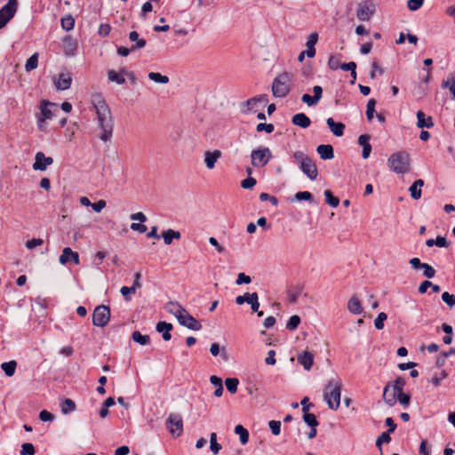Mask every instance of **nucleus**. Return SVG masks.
I'll return each mask as SVG.
<instances>
[{
  "label": "nucleus",
  "mask_w": 455,
  "mask_h": 455,
  "mask_svg": "<svg viewBox=\"0 0 455 455\" xmlns=\"http://www.w3.org/2000/svg\"><path fill=\"white\" fill-rule=\"evenodd\" d=\"M92 104L96 112L98 127L101 131L99 136L100 140L108 142L112 138L114 127L111 111L100 94L93 95Z\"/></svg>",
  "instance_id": "f257e3e1"
},
{
  "label": "nucleus",
  "mask_w": 455,
  "mask_h": 455,
  "mask_svg": "<svg viewBox=\"0 0 455 455\" xmlns=\"http://www.w3.org/2000/svg\"><path fill=\"white\" fill-rule=\"evenodd\" d=\"M164 309L172 314L182 326L192 331H199L202 324L194 316H192L186 308L176 301H169L165 304Z\"/></svg>",
  "instance_id": "f03ea898"
},
{
  "label": "nucleus",
  "mask_w": 455,
  "mask_h": 455,
  "mask_svg": "<svg viewBox=\"0 0 455 455\" xmlns=\"http://www.w3.org/2000/svg\"><path fill=\"white\" fill-rule=\"evenodd\" d=\"M342 382L339 378L328 380L323 388V400L329 409L337 411L340 406Z\"/></svg>",
  "instance_id": "7ed1b4c3"
},
{
  "label": "nucleus",
  "mask_w": 455,
  "mask_h": 455,
  "mask_svg": "<svg viewBox=\"0 0 455 455\" xmlns=\"http://www.w3.org/2000/svg\"><path fill=\"white\" fill-rule=\"evenodd\" d=\"M387 165L397 174L408 173L411 170L410 156L405 151L394 153L387 159Z\"/></svg>",
  "instance_id": "20e7f679"
},
{
  "label": "nucleus",
  "mask_w": 455,
  "mask_h": 455,
  "mask_svg": "<svg viewBox=\"0 0 455 455\" xmlns=\"http://www.w3.org/2000/svg\"><path fill=\"white\" fill-rule=\"evenodd\" d=\"M293 158L299 164L300 171L311 180H315L318 176L316 165L312 159L302 151H296Z\"/></svg>",
  "instance_id": "39448f33"
},
{
  "label": "nucleus",
  "mask_w": 455,
  "mask_h": 455,
  "mask_svg": "<svg viewBox=\"0 0 455 455\" xmlns=\"http://www.w3.org/2000/svg\"><path fill=\"white\" fill-rule=\"evenodd\" d=\"M292 76L284 72L276 76L272 84V92L275 97L283 98L291 91Z\"/></svg>",
  "instance_id": "423d86ee"
},
{
  "label": "nucleus",
  "mask_w": 455,
  "mask_h": 455,
  "mask_svg": "<svg viewBox=\"0 0 455 455\" xmlns=\"http://www.w3.org/2000/svg\"><path fill=\"white\" fill-rule=\"evenodd\" d=\"M272 156L271 150L267 147L253 149L251 152V165L256 168L263 167L268 164Z\"/></svg>",
  "instance_id": "0eeeda50"
},
{
  "label": "nucleus",
  "mask_w": 455,
  "mask_h": 455,
  "mask_svg": "<svg viewBox=\"0 0 455 455\" xmlns=\"http://www.w3.org/2000/svg\"><path fill=\"white\" fill-rule=\"evenodd\" d=\"M57 107V104L50 102L46 100H43L40 102V116L37 119V126L39 130L44 131L45 129V122L53 117L52 108Z\"/></svg>",
  "instance_id": "6e6552de"
},
{
  "label": "nucleus",
  "mask_w": 455,
  "mask_h": 455,
  "mask_svg": "<svg viewBox=\"0 0 455 455\" xmlns=\"http://www.w3.org/2000/svg\"><path fill=\"white\" fill-rule=\"evenodd\" d=\"M166 427L173 437H179L183 432L182 418L178 413H171L165 422Z\"/></svg>",
  "instance_id": "1a4fd4ad"
},
{
  "label": "nucleus",
  "mask_w": 455,
  "mask_h": 455,
  "mask_svg": "<svg viewBox=\"0 0 455 455\" xmlns=\"http://www.w3.org/2000/svg\"><path fill=\"white\" fill-rule=\"evenodd\" d=\"M110 319L109 307L100 305L95 307L92 314V323L97 327H105Z\"/></svg>",
  "instance_id": "9d476101"
},
{
  "label": "nucleus",
  "mask_w": 455,
  "mask_h": 455,
  "mask_svg": "<svg viewBox=\"0 0 455 455\" xmlns=\"http://www.w3.org/2000/svg\"><path fill=\"white\" fill-rule=\"evenodd\" d=\"M17 10V0H9L0 10V28L14 16Z\"/></svg>",
  "instance_id": "9b49d317"
},
{
  "label": "nucleus",
  "mask_w": 455,
  "mask_h": 455,
  "mask_svg": "<svg viewBox=\"0 0 455 455\" xmlns=\"http://www.w3.org/2000/svg\"><path fill=\"white\" fill-rule=\"evenodd\" d=\"M59 262L61 265H67L70 262L78 265L80 263L79 254L78 252L74 251L71 248L65 247L59 257Z\"/></svg>",
  "instance_id": "f8f14e48"
},
{
  "label": "nucleus",
  "mask_w": 455,
  "mask_h": 455,
  "mask_svg": "<svg viewBox=\"0 0 455 455\" xmlns=\"http://www.w3.org/2000/svg\"><path fill=\"white\" fill-rule=\"evenodd\" d=\"M53 159L50 156H46L43 152H37L35 156V162L33 164V169L35 171H45L48 166L52 164Z\"/></svg>",
  "instance_id": "ddd939ff"
},
{
  "label": "nucleus",
  "mask_w": 455,
  "mask_h": 455,
  "mask_svg": "<svg viewBox=\"0 0 455 455\" xmlns=\"http://www.w3.org/2000/svg\"><path fill=\"white\" fill-rule=\"evenodd\" d=\"M313 96L305 93L301 97L302 102L307 104L308 107L315 106L319 102L323 96V88L320 85H315L313 87Z\"/></svg>",
  "instance_id": "4468645a"
},
{
  "label": "nucleus",
  "mask_w": 455,
  "mask_h": 455,
  "mask_svg": "<svg viewBox=\"0 0 455 455\" xmlns=\"http://www.w3.org/2000/svg\"><path fill=\"white\" fill-rule=\"evenodd\" d=\"M382 396H383L384 402L388 406L392 407L397 402L396 397L398 396V391L391 384H387L384 387Z\"/></svg>",
  "instance_id": "2eb2a0df"
},
{
  "label": "nucleus",
  "mask_w": 455,
  "mask_h": 455,
  "mask_svg": "<svg viewBox=\"0 0 455 455\" xmlns=\"http://www.w3.org/2000/svg\"><path fill=\"white\" fill-rule=\"evenodd\" d=\"M374 13V10L367 4H360L356 10V17L361 21H368Z\"/></svg>",
  "instance_id": "dca6fc26"
},
{
  "label": "nucleus",
  "mask_w": 455,
  "mask_h": 455,
  "mask_svg": "<svg viewBox=\"0 0 455 455\" xmlns=\"http://www.w3.org/2000/svg\"><path fill=\"white\" fill-rule=\"evenodd\" d=\"M347 310L353 315H360L363 311L361 300L356 294L351 296L347 301Z\"/></svg>",
  "instance_id": "f3484780"
},
{
  "label": "nucleus",
  "mask_w": 455,
  "mask_h": 455,
  "mask_svg": "<svg viewBox=\"0 0 455 455\" xmlns=\"http://www.w3.org/2000/svg\"><path fill=\"white\" fill-rule=\"evenodd\" d=\"M72 77L68 73H62L54 82L55 87L59 91L68 90L71 86Z\"/></svg>",
  "instance_id": "a211bd4d"
},
{
  "label": "nucleus",
  "mask_w": 455,
  "mask_h": 455,
  "mask_svg": "<svg viewBox=\"0 0 455 455\" xmlns=\"http://www.w3.org/2000/svg\"><path fill=\"white\" fill-rule=\"evenodd\" d=\"M221 152L218 149L213 151H206L204 153V163L209 170L215 167L216 162L221 157Z\"/></svg>",
  "instance_id": "6ab92c4d"
},
{
  "label": "nucleus",
  "mask_w": 455,
  "mask_h": 455,
  "mask_svg": "<svg viewBox=\"0 0 455 455\" xmlns=\"http://www.w3.org/2000/svg\"><path fill=\"white\" fill-rule=\"evenodd\" d=\"M370 139L371 137L368 134H362L358 138V144L363 148L362 156L363 159H367L371 152Z\"/></svg>",
  "instance_id": "aec40b11"
},
{
  "label": "nucleus",
  "mask_w": 455,
  "mask_h": 455,
  "mask_svg": "<svg viewBox=\"0 0 455 455\" xmlns=\"http://www.w3.org/2000/svg\"><path fill=\"white\" fill-rule=\"evenodd\" d=\"M298 362L306 371H309L314 363V355L309 351H304L302 354L298 355Z\"/></svg>",
  "instance_id": "412c9836"
},
{
  "label": "nucleus",
  "mask_w": 455,
  "mask_h": 455,
  "mask_svg": "<svg viewBox=\"0 0 455 455\" xmlns=\"http://www.w3.org/2000/svg\"><path fill=\"white\" fill-rule=\"evenodd\" d=\"M156 330L162 333L164 340L168 341L172 339L171 331L172 330V324L166 322H159L156 326Z\"/></svg>",
  "instance_id": "4be33fe9"
},
{
  "label": "nucleus",
  "mask_w": 455,
  "mask_h": 455,
  "mask_svg": "<svg viewBox=\"0 0 455 455\" xmlns=\"http://www.w3.org/2000/svg\"><path fill=\"white\" fill-rule=\"evenodd\" d=\"M63 48L66 55L74 56L76 52V43L69 36L63 38Z\"/></svg>",
  "instance_id": "5701e85b"
},
{
  "label": "nucleus",
  "mask_w": 455,
  "mask_h": 455,
  "mask_svg": "<svg viewBox=\"0 0 455 455\" xmlns=\"http://www.w3.org/2000/svg\"><path fill=\"white\" fill-rule=\"evenodd\" d=\"M326 124L330 128L331 132L337 137H340L344 133L345 125L342 123H336L333 118L329 117L326 120Z\"/></svg>",
  "instance_id": "b1692460"
},
{
  "label": "nucleus",
  "mask_w": 455,
  "mask_h": 455,
  "mask_svg": "<svg viewBox=\"0 0 455 455\" xmlns=\"http://www.w3.org/2000/svg\"><path fill=\"white\" fill-rule=\"evenodd\" d=\"M434 123L431 116H426L425 113L421 110L417 112V126L419 128H431Z\"/></svg>",
  "instance_id": "393cba45"
},
{
  "label": "nucleus",
  "mask_w": 455,
  "mask_h": 455,
  "mask_svg": "<svg viewBox=\"0 0 455 455\" xmlns=\"http://www.w3.org/2000/svg\"><path fill=\"white\" fill-rule=\"evenodd\" d=\"M291 122L294 125L299 126L301 128H307L311 121L309 117L304 113H298L292 116Z\"/></svg>",
  "instance_id": "a878e982"
},
{
  "label": "nucleus",
  "mask_w": 455,
  "mask_h": 455,
  "mask_svg": "<svg viewBox=\"0 0 455 455\" xmlns=\"http://www.w3.org/2000/svg\"><path fill=\"white\" fill-rule=\"evenodd\" d=\"M316 151L323 160H330L334 157L333 148L331 145H319Z\"/></svg>",
  "instance_id": "bb28decb"
},
{
  "label": "nucleus",
  "mask_w": 455,
  "mask_h": 455,
  "mask_svg": "<svg viewBox=\"0 0 455 455\" xmlns=\"http://www.w3.org/2000/svg\"><path fill=\"white\" fill-rule=\"evenodd\" d=\"M424 186V180L419 179L415 180L412 185L409 188L411 196L414 200H419L421 197V188Z\"/></svg>",
  "instance_id": "cd10ccee"
},
{
  "label": "nucleus",
  "mask_w": 455,
  "mask_h": 455,
  "mask_svg": "<svg viewBox=\"0 0 455 455\" xmlns=\"http://www.w3.org/2000/svg\"><path fill=\"white\" fill-rule=\"evenodd\" d=\"M264 98L263 97H254L251 99H249L244 102L243 108V114H249L251 112H256V106L258 103H259Z\"/></svg>",
  "instance_id": "c85d7f7f"
},
{
  "label": "nucleus",
  "mask_w": 455,
  "mask_h": 455,
  "mask_svg": "<svg viewBox=\"0 0 455 455\" xmlns=\"http://www.w3.org/2000/svg\"><path fill=\"white\" fill-rule=\"evenodd\" d=\"M123 73L124 71L116 72L113 69H110L108 71V79L111 83L124 84L125 83V77Z\"/></svg>",
  "instance_id": "c756f323"
},
{
  "label": "nucleus",
  "mask_w": 455,
  "mask_h": 455,
  "mask_svg": "<svg viewBox=\"0 0 455 455\" xmlns=\"http://www.w3.org/2000/svg\"><path fill=\"white\" fill-rule=\"evenodd\" d=\"M165 244L169 245L172 243L173 239H180L181 235L179 231L173 229H168L164 231L161 235Z\"/></svg>",
  "instance_id": "7c9ffc66"
},
{
  "label": "nucleus",
  "mask_w": 455,
  "mask_h": 455,
  "mask_svg": "<svg viewBox=\"0 0 455 455\" xmlns=\"http://www.w3.org/2000/svg\"><path fill=\"white\" fill-rule=\"evenodd\" d=\"M302 411L303 420L307 426H309L310 427L318 426V421L315 418V415L313 413H309L308 408H302Z\"/></svg>",
  "instance_id": "2f4dec72"
},
{
  "label": "nucleus",
  "mask_w": 455,
  "mask_h": 455,
  "mask_svg": "<svg viewBox=\"0 0 455 455\" xmlns=\"http://www.w3.org/2000/svg\"><path fill=\"white\" fill-rule=\"evenodd\" d=\"M129 39L132 42H135L136 43V44L134 46H132V50L142 49L146 45V41L144 39H140V36H139V33L136 32V31L130 32Z\"/></svg>",
  "instance_id": "473e14b6"
},
{
  "label": "nucleus",
  "mask_w": 455,
  "mask_h": 455,
  "mask_svg": "<svg viewBox=\"0 0 455 455\" xmlns=\"http://www.w3.org/2000/svg\"><path fill=\"white\" fill-rule=\"evenodd\" d=\"M17 363L14 360L5 362L1 364V369L4 371L7 377H12L14 375Z\"/></svg>",
  "instance_id": "72a5a7b5"
},
{
  "label": "nucleus",
  "mask_w": 455,
  "mask_h": 455,
  "mask_svg": "<svg viewBox=\"0 0 455 455\" xmlns=\"http://www.w3.org/2000/svg\"><path fill=\"white\" fill-rule=\"evenodd\" d=\"M210 382L216 387L214 391V395L216 397H220L223 394V386L221 379L215 375H212L210 377Z\"/></svg>",
  "instance_id": "f704fd0d"
},
{
  "label": "nucleus",
  "mask_w": 455,
  "mask_h": 455,
  "mask_svg": "<svg viewBox=\"0 0 455 455\" xmlns=\"http://www.w3.org/2000/svg\"><path fill=\"white\" fill-rule=\"evenodd\" d=\"M235 433L239 435L242 444H246L249 441V432L242 425H237L235 427Z\"/></svg>",
  "instance_id": "c9c22d12"
},
{
  "label": "nucleus",
  "mask_w": 455,
  "mask_h": 455,
  "mask_svg": "<svg viewBox=\"0 0 455 455\" xmlns=\"http://www.w3.org/2000/svg\"><path fill=\"white\" fill-rule=\"evenodd\" d=\"M148 78L156 84H168L170 79L167 76L162 75L158 72H149L148 75Z\"/></svg>",
  "instance_id": "e433bc0d"
},
{
  "label": "nucleus",
  "mask_w": 455,
  "mask_h": 455,
  "mask_svg": "<svg viewBox=\"0 0 455 455\" xmlns=\"http://www.w3.org/2000/svg\"><path fill=\"white\" fill-rule=\"evenodd\" d=\"M60 410L63 414H68L76 410V403L73 400L66 398L60 404Z\"/></svg>",
  "instance_id": "4c0bfd02"
},
{
  "label": "nucleus",
  "mask_w": 455,
  "mask_h": 455,
  "mask_svg": "<svg viewBox=\"0 0 455 455\" xmlns=\"http://www.w3.org/2000/svg\"><path fill=\"white\" fill-rule=\"evenodd\" d=\"M132 339L134 342H137L142 346L148 345L150 340V338L148 335H143L138 331H135L132 332Z\"/></svg>",
  "instance_id": "58836bf2"
},
{
  "label": "nucleus",
  "mask_w": 455,
  "mask_h": 455,
  "mask_svg": "<svg viewBox=\"0 0 455 455\" xmlns=\"http://www.w3.org/2000/svg\"><path fill=\"white\" fill-rule=\"evenodd\" d=\"M38 65V53H34L26 61L25 69L30 72L37 68Z\"/></svg>",
  "instance_id": "ea45409f"
},
{
  "label": "nucleus",
  "mask_w": 455,
  "mask_h": 455,
  "mask_svg": "<svg viewBox=\"0 0 455 455\" xmlns=\"http://www.w3.org/2000/svg\"><path fill=\"white\" fill-rule=\"evenodd\" d=\"M239 380L236 378H228L225 380V385L228 392L235 394L237 391Z\"/></svg>",
  "instance_id": "a19ab883"
},
{
  "label": "nucleus",
  "mask_w": 455,
  "mask_h": 455,
  "mask_svg": "<svg viewBox=\"0 0 455 455\" xmlns=\"http://www.w3.org/2000/svg\"><path fill=\"white\" fill-rule=\"evenodd\" d=\"M210 449L214 454H218L221 450V445L217 442V434L214 432L210 435Z\"/></svg>",
  "instance_id": "79ce46f5"
},
{
  "label": "nucleus",
  "mask_w": 455,
  "mask_h": 455,
  "mask_svg": "<svg viewBox=\"0 0 455 455\" xmlns=\"http://www.w3.org/2000/svg\"><path fill=\"white\" fill-rule=\"evenodd\" d=\"M60 23L64 30L69 31L73 29L75 26V20L71 15H67L61 19Z\"/></svg>",
  "instance_id": "37998d69"
},
{
  "label": "nucleus",
  "mask_w": 455,
  "mask_h": 455,
  "mask_svg": "<svg viewBox=\"0 0 455 455\" xmlns=\"http://www.w3.org/2000/svg\"><path fill=\"white\" fill-rule=\"evenodd\" d=\"M324 196H325V199H326V203L330 206H331L333 208H336V207L339 206V198L333 196L332 193L330 190H325L324 191Z\"/></svg>",
  "instance_id": "c03bdc74"
},
{
  "label": "nucleus",
  "mask_w": 455,
  "mask_h": 455,
  "mask_svg": "<svg viewBox=\"0 0 455 455\" xmlns=\"http://www.w3.org/2000/svg\"><path fill=\"white\" fill-rule=\"evenodd\" d=\"M299 323L300 317L297 315H291L286 323V329H288L289 331H294L298 328Z\"/></svg>",
  "instance_id": "a18cd8bd"
},
{
  "label": "nucleus",
  "mask_w": 455,
  "mask_h": 455,
  "mask_svg": "<svg viewBox=\"0 0 455 455\" xmlns=\"http://www.w3.org/2000/svg\"><path fill=\"white\" fill-rule=\"evenodd\" d=\"M375 105L376 100L374 99H370L368 100L367 106H366V116L368 121H371L374 116L375 112Z\"/></svg>",
  "instance_id": "49530a36"
},
{
  "label": "nucleus",
  "mask_w": 455,
  "mask_h": 455,
  "mask_svg": "<svg viewBox=\"0 0 455 455\" xmlns=\"http://www.w3.org/2000/svg\"><path fill=\"white\" fill-rule=\"evenodd\" d=\"M387 315L386 313L381 312L378 315L374 320V326L377 330H382L384 327V322L387 320Z\"/></svg>",
  "instance_id": "de8ad7c7"
},
{
  "label": "nucleus",
  "mask_w": 455,
  "mask_h": 455,
  "mask_svg": "<svg viewBox=\"0 0 455 455\" xmlns=\"http://www.w3.org/2000/svg\"><path fill=\"white\" fill-rule=\"evenodd\" d=\"M442 299L451 308L455 306V295L453 294H450L449 292L444 291L442 294Z\"/></svg>",
  "instance_id": "09e8293b"
},
{
  "label": "nucleus",
  "mask_w": 455,
  "mask_h": 455,
  "mask_svg": "<svg viewBox=\"0 0 455 455\" xmlns=\"http://www.w3.org/2000/svg\"><path fill=\"white\" fill-rule=\"evenodd\" d=\"M256 130L259 132H265L267 133H271L274 132L275 127L272 124L260 123L257 124Z\"/></svg>",
  "instance_id": "8fccbe9b"
},
{
  "label": "nucleus",
  "mask_w": 455,
  "mask_h": 455,
  "mask_svg": "<svg viewBox=\"0 0 455 455\" xmlns=\"http://www.w3.org/2000/svg\"><path fill=\"white\" fill-rule=\"evenodd\" d=\"M21 455H35V447L32 443H26L21 445Z\"/></svg>",
  "instance_id": "3c124183"
},
{
  "label": "nucleus",
  "mask_w": 455,
  "mask_h": 455,
  "mask_svg": "<svg viewBox=\"0 0 455 455\" xmlns=\"http://www.w3.org/2000/svg\"><path fill=\"white\" fill-rule=\"evenodd\" d=\"M421 269L423 270L424 276L427 278H433L435 275V270L434 267L427 263L423 264Z\"/></svg>",
  "instance_id": "603ef678"
},
{
  "label": "nucleus",
  "mask_w": 455,
  "mask_h": 455,
  "mask_svg": "<svg viewBox=\"0 0 455 455\" xmlns=\"http://www.w3.org/2000/svg\"><path fill=\"white\" fill-rule=\"evenodd\" d=\"M269 428L274 435H278L281 432V422L278 420H270Z\"/></svg>",
  "instance_id": "864d4df0"
},
{
  "label": "nucleus",
  "mask_w": 455,
  "mask_h": 455,
  "mask_svg": "<svg viewBox=\"0 0 455 455\" xmlns=\"http://www.w3.org/2000/svg\"><path fill=\"white\" fill-rule=\"evenodd\" d=\"M44 243V240L41 238H33L26 242V248L28 250H33L37 246H41Z\"/></svg>",
  "instance_id": "5fc2aeb1"
},
{
  "label": "nucleus",
  "mask_w": 455,
  "mask_h": 455,
  "mask_svg": "<svg viewBox=\"0 0 455 455\" xmlns=\"http://www.w3.org/2000/svg\"><path fill=\"white\" fill-rule=\"evenodd\" d=\"M121 294L124 297L125 300H131L130 294H134L136 292L135 287H127L123 286L120 290Z\"/></svg>",
  "instance_id": "6e6d98bb"
},
{
  "label": "nucleus",
  "mask_w": 455,
  "mask_h": 455,
  "mask_svg": "<svg viewBox=\"0 0 455 455\" xmlns=\"http://www.w3.org/2000/svg\"><path fill=\"white\" fill-rule=\"evenodd\" d=\"M251 308L253 312H258L259 307V296L256 292L251 293V301H249Z\"/></svg>",
  "instance_id": "4d7b16f0"
},
{
  "label": "nucleus",
  "mask_w": 455,
  "mask_h": 455,
  "mask_svg": "<svg viewBox=\"0 0 455 455\" xmlns=\"http://www.w3.org/2000/svg\"><path fill=\"white\" fill-rule=\"evenodd\" d=\"M396 399L403 406H408L411 400V396L409 394L400 392L398 393V396L396 397Z\"/></svg>",
  "instance_id": "13d9d810"
},
{
  "label": "nucleus",
  "mask_w": 455,
  "mask_h": 455,
  "mask_svg": "<svg viewBox=\"0 0 455 455\" xmlns=\"http://www.w3.org/2000/svg\"><path fill=\"white\" fill-rule=\"evenodd\" d=\"M383 73V69L380 68L379 63L377 61H374L371 64V70L370 73V76L371 79H374L377 76V74L381 75Z\"/></svg>",
  "instance_id": "bf43d9fd"
},
{
  "label": "nucleus",
  "mask_w": 455,
  "mask_h": 455,
  "mask_svg": "<svg viewBox=\"0 0 455 455\" xmlns=\"http://www.w3.org/2000/svg\"><path fill=\"white\" fill-rule=\"evenodd\" d=\"M340 65L339 64V60L338 59V57L336 56H331L328 60V67L331 69V70H337L338 68H340Z\"/></svg>",
  "instance_id": "052dcab7"
},
{
  "label": "nucleus",
  "mask_w": 455,
  "mask_h": 455,
  "mask_svg": "<svg viewBox=\"0 0 455 455\" xmlns=\"http://www.w3.org/2000/svg\"><path fill=\"white\" fill-rule=\"evenodd\" d=\"M424 0H408L407 6L411 11L419 10Z\"/></svg>",
  "instance_id": "680f3d73"
},
{
  "label": "nucleus",
  "mask_w": 455,
  "mask_h": 455,
  "mask_svg": "<svg viewBox=\"0 0 455 455\" xmlns=\"http://www.w3.org/2000/svg\"><path fill=\"white\" fill-rule=\"evenodd\" d=\"M312 197V194L308 191L298 192L295 194V199L298 201H311Z\"/></svg>",
  "instance_id": "e2e57ef3"
},
{
  "label": "nucleus",
  "mask_w": 455,
  "mask_h": 455,
  "mask_svg": "<svg viewBox=\"0 0 455 455\" xmlns=\"http://www.w3.org/2000/svg\"><path fill=\"white\" fill-rule=\"evenodd\" d=\"M256 185V180L252 177H248L243 180L241 183L243 188L250 189L252 188Z\"/></svg>",
  "instance_id": "0e129e2a"
},
{
  "label": "nucleus",
  "mask_w": 455,
  "mask_h": 455,
  "mask_svg": "<svg viewBox=\"0 0 455 455\" xmlns=\"http://www.w3.org/2000/svg\"><path fill=\"white\" fill-rule=\"evenodd\" d=\"M251 282V278L249 275H245L244 273H239L235 283L237 285H241L243 283H250Z\"/></svg>",
  "instance_id": "69168bd1"
},
{
  "label": "nucleus",
  "mask_w": 455,
  "mask_h": 455,
  "mask_svg": "<svg viewBox=\"0 0 455 455\" xmlns=\"http://www.w3.org/2000/svg\"><path fill=\"white\" fill-rule=\"evenodd\" d=\"M391 385L398 391V393H400L403 391L405 381L402 378H397L391 383Z\"/></svg>",
  "instance_id": "338daca9"
},
{
  "label": "nucleus",
  "mask_w": 455,
  "mask_h": 455,
  "mask_svg": "<svg viewBox=\"0 0 455 455\" xmlns=\"http://www.w3.org/2000/svg\"><path fill=\"white\" fill-rule=\"evenodd\" d=\"M317 41H318V35H317V33H315V32L311 33L308 36L307 41L306 43L307 48L315 47V45L317 43Z\"/></svg>",
  "instance_id": "774afa93"
}]
</instances>
